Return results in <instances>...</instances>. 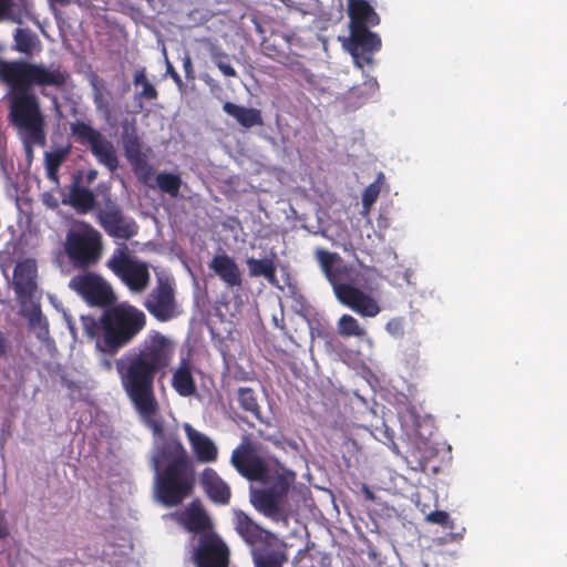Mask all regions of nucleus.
Wrapping results in <instances>:
<instances>
[{
  "label": "nucleus",
  "instance_id": "nucleus-21",
  "mask_svg": "<svg viewBox=\"0 0 567 567\" xmlns=\"http://www.w3.org/2000/svg\"><path fill=\"white\" fill-rule=\"evenodd\" d=\"M200 483L203 489L213 503L218 505L229 503L231 496L230 488L214 468L206 467L202 472Z\"/></svg>",
  "mask_w": 567,
  "mask_h": 567
},
{
  "label": "nucleus",
  "instance_id": "nucleus-13",
  "mask_svg": "<svg viewBox=\"0 0 567 567\" xmlns=\"http://www.w3.org/2000/svg\"><path fill=\"white\" fill-rule=\"evenodd\" d=\"M38 266L34 259L19 261L13 269V288L21 306L32 301L37 290Z\"/></svg>",
  "mask_w": 567,
  "mask_h": 567
},
{
  "label": "nucleus",
  "instance_id": "nucleus-28",
  "mask_svg": "<svg viewBox=\"0 0 567 567\" xmlns=\"http://www.w3.org/2000/svg\"><path fill=\"white\" fill-rule=\"evenodd\" d=\"M246 262L249 269L250 277H265L271 285L277 284V268L272 259H256L254 257H250L247 259Z\"/></svg>",
  "mask_w": 567,
  "mask_h": 567
},
{
  "label": "nucleus",
  "instance_id": "nucleus-37",
  "mask_svg": "<svg viewBox=\"0 0 567 567\" xmlns=\"http://www.w3.org/2000/svg\"><path fill=\"white\" fill-rule=\"evenodd\" d=\"M348 30L347 37H338L342 48L354 59V0H347Z\"/></svg>",
  "mask_w": 567,
  "mask_h": 567
},
{
  "label": "nucleus",
  "instance_id": "nucleus-20",
  "mask_svg": "<svg viewBox=\"0 0 567 567\" xmlns=\"http://www.w3.org/2000/svg\"><path fill=\"white\" fill-rule=\"evenodd\" d=\"M208 266L228 288L241 287V271L236 261L227 254L215 255Z\"/></svg>",
  "mask_w": 567,
  "mask_h": 567
},
{
  "label": "nucleus",
  "instance_id": "nucleus-34",
  "mask_svg": "<svg viewBox=\"0 0 567 567\" xmlns=\"http://www.w3.org/2000/svg\"><path fill=\"white\" fill-rule=\"evenodd\" d=\"M379 95V83L374 76L367 79L357 85V107L369 101H375Z\"/></svg>",
  "mask_w": 567,
  "mask_h": 567
},
{
  "label": "nucleus",
  "instance_id": "nucleus-49",
  "mask_svg": "<svg viewBox=\"0 0 567 567\" xmlns=\"http://www.w3.org/2000/svg\"><path fill=\"white\" fill-rule=\"evenodd\" d=\"M12 0H0V21L8 18Z\"/></svg>",
  "mask_w": 567,
  "mask_h": 567
},
{
  "label": "nucleus",
  "instance_id": "nucleus-32",
  "mask_svg": "<svg viewBox=\"0 0 567 567\" xmlns=\"http://www.w3.org/2000/svg\"><path fill=\"white\" fill-rule=\"evenodd\" d=\"M182 183L183 181L178 174L161 172L156 176L157 187L173 198L178 196Z\"/></svg>",
  "mask_w": 567,
  "mask_h": 567
},
{
  "label": "nucleus",
  "instance_id": "nucleus-56",
  "mask_svg": "<svg viewBox=\"0 0 567 567\" xmlns=\"http://www.w3.org/2000/svg\"><path fill=\"white\" fill-rule=\"evenodd\" d=\"M94 103L97 109H102V106H103L102 94L99 91H96V93L94 95Z\"/></svg>",
  "mask_w": 567,
  "mask_h": 567
},
{
  "label": "nucleus",
  "instance_id": "nucleus-36",
  "mask_svg": "<svg viewBox=\"0 0 567 567\" xmlns=\"http://www.w3.org/2000/svg\"><path fill=\"white\" fill-rule=\"evenodd\" d=\"M237 400L241 409L250 412L257 419L260 417V406L257 401L255 391L251 388H239Z\"/></svg>",
  "mask_w": 567,
  "mask_h": 567
},
{
  "label": "nucleus",
  "instance_id": "nucleus-17",
  "mask_svg": "<svg viewBox=\"0 0 567 567\" xmlns=\"http://www.w3.org/2000/svg\"><path fill=\"white\" fill-rule=\"evenodd\" d=\"M183 430L197 462H216L218 457V449L208 435L199 432L189 423H185L183 425Z\"/></svg>",
  "mask_w": 567,
  "mask_h": 567
},
{
  "label": "nucleus",
  "instance_id": "nucleus-59",
  "mask_svg": "<svg viewBox=\"0 0 567 567\" xmlns=\"http://www.w3.org/2000/svg\"><path fill=\"white\" fill-rule=\"evenodd\" d=\"M8 528L6 526L0 525V538H4L6 536H8Z\"/></svg>",
  "mask_w": 567,
  "mask_h": 567
},
{
  "label": "nucleus",
  "instance_id": "nucleus-26",
  "mask_svg": "<svg viewBox=\"0 0 567 567\" xmlns=\"http://www.w3.org/2000/svg\"><path fill=\"white\" fill-rule=\"evenodd\" d=\"M30 306H21L22 316L28 320L30 329L34 330L37 339L47 341L49 339V322L42 315L39 302L29 301Z\"/></svg>",
  "mask_w": 567,
  "mask_h": 567
},
{
  "label": "nucleus",
  "instance_id": "nucleus-64",
  "mask_svg": "<svg viewBox=\"0 0 567 567\" xmlns=\"http://www.w3.org/2000/svg\"><path fill=\"white\" fill-rule=\"evenodd\" d=\"M2 336H3V333L0 331V337H2Z\"/></svg>",
  "mask_w": 567,
  "mask_h": 567
},
{
  "label": "nucleus",
  "instance_id": "nucleus-39",
  "mask_svg": "<svg viewBox=\"0 0 567 567\" xmlns=\"http://www.w3.org/2000/svg\"><path fill=\"white\" fill-rule=\"evenodd\" d=\"M357 362L370 360L372 352L371 341L368 339L365 332L357 324Z\"/></svg>",
  "mask_w": 567,
  "mask_h": 567
},
{
  "label": "nucleus",
  "instance_id": "nucleus-38",
  "mask_svg": "<svg viewBox=\"0 0 567 567\" xmlns=\"http://www.w3.org/2000/svg\"><path fill=\"white\" fill-rule=\"evenodd\" d=\"M134 85H141L142 91L138 93L141 99H145L147 101L156 100L158 96V92L155 86L148 81L146 76L145 68H141L135 71L133 76Z\"/></svg>",
  "mask_w": 567,
  "mask_h": 567
},
{
  "label": "nucleus",
  "instance_id": "nucleus-44",
  "mask_svg": "<svg viewBox=\"0 0 567 567\" xmlns=\"http://www.w3.org/2000/svg\"><path fill=\"white\" fill-rule=\"evenodd\" d=\"M338 333L342 337L354 336V318L343 315L338 322Z\"/></svg>",
  "mask_w": 567,
  "mask_h": 567
},
{
  "label": "nucleus",
  "instance_id": "nucleus-41",
  "mask_svg": "<svg viewBox=\"0 0 567 567\" xmlns=\"http://www.w3.org/2000/svg\"><path fill=\"white\" fill-rule=\"evenodd\" d=\"M332 287L337 299L354 310V285L339 284Z\"/></svg>",
  "mask_w": 567,
  "mask_h": 567
},
{
  "label": "nucleus",
  "instance_id": "nucleus-6",
  "mask_svg": "<svg viewBox=\"0 0 567 567\" xmlns=\"http://www.w3.org/2000/svg\"><path fill=\"white\" fill-rule=\"evenodd\" d=\"M106 267L133 292H143L150 285L151 275L147 265L132 259L125 245L114 250L106 261Z\"/></svg>",
  "mask_w": 567,
  "mask_h": 567
},
{
  "label": "nucleus",
  "instance_id": "nucleus-50",
  "mask_svg": "<svg viewBox=\"0 0 567 567\" xmlns=\"http://www.w3.org/2000/svg\"><path fill=\"white\" fill-rule=\"evenodd\" d=\"M167 73L169 74V76L173 79V81L179 87L183 86V81H182L181 75L176 72V70L174 69V66L169 62H167Z\"/></svg>",
  "mask_w": 567,
  "mask_h": 567
},
{
  "label": "nucleus",
  "instance_id": "nucleus-53",
  "mask_svg": "<svg viewBox=\"0 0 567 567\" xmlns=\"http://www.w3.org/2000/svg\"><path fill=\"white\" fill-rule=\"evenodd\" d=\"M362 378L365 380V382H367L371 388H374V386L379 383L378 378H377L375 375H373L372 373H370V372H369V378H367V377H364V375H363Z\"/></svg>",
  "mask_w": 567,
  "mask_h": 567
},
{
  "label": "nucleus",
  "instance_id": "nucleus-62",
  "mask_svg": "<svg viewBox=\"0 0 567 567\" xmlns=\"http://www.w3.org/2000/svg\"><path fill=\"white\" fill-rule=\"evenodd\" d=\"M50 207L52 208H55L58 206V203L54 200H50V204H49Z\"/></svg>",
  "mask_w": 567,
  "mask_h": 567
},
{
  "label": "nucleus",
  "instance_id": "nucleus-54",
  "mask_svg": "<svg viewBox=\"0 0 567 567\" xmlns=\"http://www.w3.org/2000/svg\"><path fill=\"white\" fill-rule=\"evenodd\" d=\"M7 353V340L4 336L0 337V357L6 355Z\"/></svg>",
  "mask_w": 567,
  "mask_h": 567
},
{
  "label": "nucleus",
  "instance_id": "nucleus-5",
  "mask_svg": "<svg viewBox=\"0 0 567 567\" xmlns=\"http://www.w3.org/2000/svg\"><path fill=\"white\" fill-rule=\"evenodd\" d=\"M71 135L84 146H89L96 161L110 172L118 168V157L114 144L99 130L84 121H76L70 125Z\"/></svg>",
  "mask_w": 567,
  "mask_h": 567
},
{
  "label": "nucleus",
  "instance_id": "nucleus-55",
  "mask_svg": "<svg viewBox=\"0 0 567 567\" xmlns=\"http://www.w3.org/2000/svg\"><path fill=\"white\" fill-rule=\"evenodd\" d=\"M362 492L364 494V497L369 501H374V495L373 493L369 489V487L367 485H363L362 486Z\"/></svg>",
  "mask_w": 567,
  "mask_h": 567
},
{
  "label": "nucleus",
  "instance_id": "nucleus-35",
  "mask_svg": "<svg viewBox=\"0 0 567 567\" xmlns=\"http://www.w3.org/2000/svg\"><path fill=\"white\" fill-rule=\"evenodd\" d=\"M81 324L84 333L95 341V348L101 352L99 342L103 336L104 329L102 328V316L95 319L93 316H81Z\"/></svg>",
  "mask_w": 567,
  "mask_h": 567
},
{
  "label": "nucleus",
  "instance_id": "nucleus-42",
  "mask_svg": "<svg viewBox=\"0 0 567 567\" xmlns=\"http://www.w3.org/2000/svg\"><path fill=\"white\" fill-rule=\"evenodd\" d=\"M213 61H214L215 65L218 68V70L225 76H228V78H236L237 76V72L231 66V64L229 62V56H228L227 53L221 52V51H218V52L214 53L213 54Z\"/></svg>",
  "mask_w": 567,
  "mask_h": 567
},
{
  "label": "nucleus",
  "instance_id": "nucleus-33",
  "mask_svg": "<svg viewBox=\"0 0 567 567\" xmlns=\"http://www.w3.org/2000/svg\"><path fill=\"white\" fill-rule=\"evenodd\" d=\"M385 176L382 172H379L377 175V178L373 183H371L363 192L362 194V206L363 210L362 214L367 215L370 210V208L373 206V204L379 198V195L381 193V189L384 185Z\"/></svg>",
  "mask_w": 567,
  "mask_h": 567
},
{
  "label": "nucleus",
  "instance_id": "nucleus-24",
  "mask_svg": "<svg viewBox=\"0 0 567 567\" xmlns=\"http://www.w3.org/2000/svg\"><path fill=\"white\" fill-rule=\"evenodd\" d=\"M172 386L181 396H192L197 391V385L192 373V367L187 359H182L178 368L172 377Z\"/></svg>",
  "mask_w": 567,
  "mask_h": 567
},
{
  "label": "nucleus",
  "instance_id": "nucleus-11",
  "mask_svg": "<svg viewBox=\"0 0 567 567\" xmlns=\"http://www.w3.org/2000/svg\"><path fill=\"white\" fill-rule=\"evenodd\" d=\"M126 159L132 171L143 184H148L153 176V167L148 164L146 155L142 152V142L134 126L125 130L122 137Z\"/></svg>",
  "mask_w": 567,
  "mask_h": 567
},
{
  "label": "nucleus",
  "instance_id": "nucleus-12",
  "mask_svg": "<svg viewBox=\"0 0 567 567\" xmlns=\"http://www.w3.org/2000/svg\"><path fill=\"white\" fill-rule=\"evenodd\" d=\"M231 465L248 481L260 482L268 475V467L265 460L255 453L250 445H239L230 457Z\"/></svg>",
  "mask_w": 567,
  "mask_h": 567
},
{
  "label": "nucleus",
  "instance_id": "nucleus-40",
  "mask_svg": "<svg viewBox=\"0 0 567 567\" xmlns=\"http://www.w3.org/2000/svg\"><path fill=\"white\" fill-rule=\"evenodd\" d=\"M324 553H309L300 550L293 558V567H321V556Z\"/></svg>",
  "mask_w": 567,
  "mask_h": 567
},
{
  "label": "nucleus",
  "instance_id": "nucleus-58",
  "mask_svg": "<svg viewBox=\"0 0 567 567\" xmlns=\"http://www.w3.org/2000/svg\"><path fill=\"white\" fill-rule=\"evenodd\" d=\"M339 355L342 358L343 362H346V363H347V364H349V365L351 364V362H350V361H351V353H348V352H346V353H344V355H346L348 359H346V358L343 357V354H342V352H341V351L339 352Z\"/></svg>",
  "mask_w": 567,
  "mask_h": 567
},
{
  "label": "nucleus",
  "instance_id": "nucleus-2",
  "mask_svg": "<svg viewBox=\"0 0 567 567\" xmlns=\"http://www.w3.org/2000/svg\"><path fill=\"white\" fill-rule=\"evenodd\" d=\"M69 80L70 73L59 64L0 59V81L8 87L4 94L7 121L28 154H32L34 146L47 143L45 114L35 89L42 96L50 97V90H64Z\"/></svg>",
  "mask_w": 567,
  "mask_h": 567
},
{
  "label": "nucleus",
  "instance_id": "nucleus-25",
  "mask_svg": "<svg viewBox=\"0 0 567 567\" xmlns=\"http://www.w3.org/2000/svg\"><path fill=\"white\" fill-rule=\"evenodd\" d=\"M223 111L234 117L245 128L260 126L264 124L261 111L254 107H246L233 102H225Z\"/></svg>",
  "mask_w": 567,
  "mask_h": 567
},
{
  "label": "nucleus",
  "instance_id": "nucleus-31",
  "mask_svg": "<svg viewBox=\"0 0 567 567\" xmlns=\"http://www.w3.org/2000/svg\"><path fill=\"white\" fill-rule=\"evenodd\" d=\"M360 275L357 272V286ZM381 308L378 301L357 287V313L362 317H375Z\"/></svg>",
  "mask_w": 567,
  "mask_h": 567
},
{
  "label": "nucleus",
  "instance_id": "nucleus-18",
  "mask_svg": "<svg viewBox=\"0 0 567 567\" xmlns=\"http://www.w3.org/2000/svg\"><path fill=\"white\" fill-rule=\"evenodd\" d=\"M255 567H284L288 561L287 545L278 537L250 553Z\"/></svg>",
  "mask_w": 567,
  "mask_h": 567
},
{
  "label": "nucleus",
  "instance_id": "nucleus-3",
  "mask_svg": "<svg viewBox=\"0 0 567 567\" xmlns=\"http://www.w3.org/2000/svg\"><path fill=\"white\" fill-rule=\"evenodd\" d=\"M146 315L127 302L110 306L102 313L101 353L110 358L128 346L146 327Z\"/></svg>",
  "mask_w": 567,
  "mask_h": 567
},
{
  "label": "nucleus",
  "instance_id": "nucleus-22",
  "mask_svg": "<svg viewBox=\"0 0 567 567\" xmlns=\"http://www.w3.org/2000/svg\"><path fill=\"white\" fill-rule=\"evenodd\" d=\"M81 176L74 177L68 199L63 204L72 206L79 214H87L96 207V196L90 188L80 185Z\"/></svg>",
  "mask_w": 567,
  "mask_h": 567
},
{
  "label": "nucleus",
  "instance_id": "nucleus-16",
  "mask_svg": "<svg viewBox=\"0 0 567 567\" xmlns=\"http://www.w3.org/2000/svg\"><path fill=\"white\" fill-rule=\"evenodd\" d=\"M234 524L236 532L248 545L250 553L277 538L275 534L260 527L243 511H235Z\"/></svg>",
  "mask_w": 567,
  "mask_h": 567
},
{
  "label": "nucleus",
  "instance_id": "nucleus-30",
  "mask_svg": "<svg viewBox=\"0 0 567 567\" xmlns=\"http://www.w3.org/2000/svg\"><path fill=\"white\" fill-rule=\"evenodd\" d=\"M381 18L368 0H357V25L371 29L379 25Z\"/></svg>",
  "mask_w": 567,
  "mask_h": 567
},
{
  "label": "nucleus",
  "instance_id": "nucleus-43",
  "mask_svg": "<svg viewBox=\"0 0 567 567\" xmlns=\"http://www.w3.org/2000/svg\"><path fill=\"white\" fill-rule=\"evenodd\" d=\"M425 520L431 524H436L443 528L453 529L454 524L447 512L434 511L426 515Z\"/></svg>",
  "mask_w": 567,
  "mask_h": 567
},
{
  "label": "nucleus",
  "instance_id": "nucleus-27",
  "mask_svg": "<svg viewBox=\"0 0 567 567\" xmlns=\"http://www.w3.org/2000/svg\"><path fill=\"white\" fill-rule=\"evenodd\" d=\"M13 40V50L27 56H33L35 52L41 50V42L38 35L30 29H16Z\"/></svg>",
  "mask_w": 567,
  "mask_h": 567
},
{
  "label": "nucleus",
  "instance_id": "nucleus-9",
  "mask_svg": "<svg viewBox=\"0 0 567 567\" xmlns=\"http://www.w3.org/2000/svg\"><path fill=\"white\" fill-rule=\"evenodd\" d=\"M143 306L159 322H167L175 318L178 310L172 280L157 277L156 286L150 291Z\"/></svg>",
  "mask_w": 567,
  "mask_h": 567
},
{
  "label": "nucleus",
  "instance_id": "nucleus-19",
  "mask_svg": "<svg viewBox=\"0 0 567 567\" xmlns=\"http://www.w3.org/2000/svg\"><path fill=\"white\" fill-rule=\"evenodd\" d=\"M382 48L379 33L367 28H357V69L374 65V54Z\"/></svg>",
  "mask_w": 567,
  "mask_h": 567
},
{
  "label": "nucleus",
  "instance_id": "nucleus-10",
  "mask_svg": "<svg viewBox=\"0 0 567 567\" xmlns=\"http://www.w3.org/2000/svg\"><path fill=\"white\" fill-rule=\"evenodd\" d=\"M96 220L112 238L128 240L138 233L137 223L132 217L125 216L121 206L110 198L96 213Z\"/></svg>",
  "mask_w": 567,
  "mask_h": 567
},
{
  "label": "nucleus",
  "instance_id": "nucleus-48",
  "mask_svg": "<svg viewBox=\"0 0 567 567\" xmlns=\"http://www.w3.org/2000/svg\"><path fill=\"white\" fill-rule=\"evenodd\" d=\"M406 462H408V465L410 466V468L415 472H425L426 471L427 464L423 460H415V461L406 460Z\"/></svg>",
  "mask_w": 567,
  "mask_h": 567
},
{
  "label": "nucleus",
  "instance_id": "nucleus-23",
  "mask_svg": "<svg viewBox=\"0 0 567 567\" xmlns=\"http://www.w3.org/2000/svg\"><path fill=\"white\" fill-rule=\"evenodd\" d=\"M178 520L188 532H193L198 535L206 532H213L208 515L204 508L194 503L179 515Z\"/></svg>",
  "mask_w": 567,
  "mask_h": 567
},
{
  "label": "nucleus",
  "instance_id": "nucleus-47",
  "mask_svg": "<svg viewBox=\"0 0 567 567\" xmlns=\"http://www.w3.org/2000/svg\"><path fill=\"white\" fill-rule=\"evenodd\" d=\"M183 69H184V72H185V76L187 79H194L195 78L193 62H192V59H190L189 55H186L183 59Z\"/></svg>",
  "mask_w": 567,
  "mask_h": 567
},
{
  "label": "nucleus",
  "instance_id": "nucleus-60",
  "mask_svg": "<svg viewBox=\"0 0 567 567\" xmlns=\"http://www.w3.org/2000/svg\"><path fill=\"white\" fill-rule=\"evenodd\" d=\"M355 398L360 401H362L365 405H367V401L364 400V398H362L359 393L355 394Z\"/></svg>",
  "mask_w": 567,
  "mask_h": 567
},
{
  "label": "nucleus",
  "instance_id": "nucleus-45",
  "mask_svg": "<svg viewBox=\"0 0 567 567\" xmlns=\"http://www.w3.org/2000/svg\"><path fill=\"white\" fill-rule=\"evenodd\" d=\"M364 229L367 230V238H368L369 240H371V245H367V244L362 243V244H361L360 249H361L362 251H367V252H369V251H370V249H371V248H372V246H373L374 239H375V238H378V234H377V233L373 230V228L369 225V221H367V223H365V225L361 227L360 233L362 234Z\"/></svg>",
  "mask_w": 567,
  "mask_h": 567
},
{
  "label": "nucleus",
  "instance_id": "nucleus-57",
  "mask_svg": "<svg viewBox=\"0 0 567 567\" xmlns=\"http://www.w3.org/2000/svg\"><path fill=\"white\" fill-rule=\"evenodd\" d=\"M101 364L105 370H111L113 367V362L110 359H103Z\"/></svg>",
  "mask_w": 567,
  "mask_h": 567
},
{
  "label": "nucleus",
  "instance_id": "nucleus-46",
  "mask_svg": "<svg viewBox=\"0 0 567 567\" xmlns=\"http://www.w3.org/2000/svg\"><path fill=\"white\" fill-rule=\"evenodd\" d=\"M386 330L388 332H390L391 334H394V336H402L404 330H403V321L402 319H399V318H394V319H391L388 323H386Z\"/></svg>",
  "mask_w": 567,
  "mask_h": 567
},
{
  "label": "nucleus",
  "instance_id": "nucleus-63",
  "mask_svg": "<svg viewBox=\"0 0 567 567\" xmlns=\"http://www.w3.org/2000/svg\"><path fill=\"white\" fill-rule=\"evenodd\" d=\"M2 336H3V333L0 331V337H2Z\"/></svg>",
  "mask_w": 567,
  "mask_h": 567
},
{
  "label": "nucleus",
  "instance_id": "nucleus-8",
  "mask_svg": "<svg viewBox=\"0 0 567 567\" xmlns=\"http://www.w3.org/2000/svg\"><path fill=\"white\" fill-rule=\"evenodd\" d=\"M192 560L196 567H228L229 550L215 532L202 533L196 537Z\"/></svg>",
  "mask_w": 567,
  "mask_h": 567
},
{
  "label": "nucleus",
  "instance_id": "nucleus-29",
  "mask_svg": "<svg viewBox=\"0 0 567 567\" xmlns=\"http://www.w3.org/2000/svg\"><path fill=\"white\" fill-rule=\"evenodd\" d=\"M70 153V147H61L44 154V166L47 177L54 184H59V171L61 165L66 159Z\"/></svg>",
  "mask_w": 567,
  "mask_h": 567
},
{
  "label": "nucleus",
  "instance_id": "nucleus-52",
  "mask_svg": "<svg viewBox=\"0 0 567 567\" xmlns=\"http://www.w3.org/2000/svg\"><path fill=\"white\" fill-rule=\"evenodd\" d=\"M97 171L92 168V169H89L86 175H85V179H86V184H92L96 177H97Z\"/></svg>",
  "mask_w": 567,
  "mask_h": 567
},
{
  "label": "nucleus",
  "instance_id": "nucleus-7",
  "mask_svg": "<svg viewBox=\"0 0 567 567\" xmlns=\"http://www.w3.org/2000/svg\"><path fill=\"white\" fill-rule=\"evenodd\" d=\"M69 287L90 306L109 308L115 302V295L112 287L95 272H84L73 276Z\"/></svg>",
  "mask_w": 567,
  "mask_h": 567
},
{
  "label": "nucleus",
  "instance_id": "nucleus-51",
  "mask_svg": "<svg viewBox=\"0 0 567 567\" xmlns=\"http://www.w3.org/2000/svg\"><path fill=\"white\" fill-rule=\"evenodd\" d=\"M321 567H337L333 565L332 557L328 554L321 556Z\"/></svg>",
  "mask_w": 567,
  "mask_h": 567
},
{
  "label": "nucleus",
  "instance_id": "nucleus-4",
  "mask_svg": "<svg viewBox=\"0 0 567 567\" xmlns=\"http://www.w3.org/2000/svg\"><path fill=\"white\" fill-rule=\"evenodd\" d=\"M64 252L71 265L76 268L94 266L103 254L102 234L91 224L78 221L66 231Z\"/></svg>",
  "mask_w": 567,
  "mask_h": 567
},
{
  "label": "nucleus",
  "instance_id": "nucleus-1",
  "mask_svg": "<svg viewBox=\"0 0 567 567\" xmlns=\"http://www.w3.org/2000/svg\"><path fill=\"white\" fill-rule=\"evenodd\" d=\"M175 354V342L159 331H151L142 343L115 360L121 385L141 416L152 430L154 444L151 464L155 471L156 499L175 507L188 498L196 486L195 463L176 433H165L157 417L155 379L165 375Z\"/></svg>",
  "mask_w": 567,
  "mask_h": 567
},
{
  "label": "nucleus",
  "instance_id": "nucleus-61",
  "mask_svg": "<svg viewBox=\"0 0 567 567\" xmlns=\"http://www.w3.org/2000/svg\"><path fill=\"white\" fill-rule=\"evenodd\" d=\"M50 207L52 208H55L58 206V203L54 200H50V204H49Z\"/></svg>",
  "mask_w": 567,
  "mask_h": 567
},
{
  "label": "nucleus",
  "instance_id": "nucleus-14",
  "mask_svg": "<svg viewBox=\"0 0 567 567\" xmlns=\"http://www.w3.org/2000/svg\"><path fill=\"white\" fill-rule=\"evenodd\" d=\"M316 258L332 286L339 284L354 285L353 267L346 265L338 254L318 248Z\"/></svg>",
  "mask_w": 567,
  "mask_h": 567
},
{
  "label": "nucleus",
  "instance_id": "nucleus-15",
  "mask_svg": "<svg viewBox=\"0 0 567 567\" xmlns=\"http://www.w3.org/2000/svg\"><path fill=\"white\" fill-rule=\"evenodd\" d=\"M289 484L278 478L271 486L264 489H252L250 494L251 504L266 516H275L280 512L282 497L288 493Z\"/></svg>",
  "mask_w": 567,
  "mask_h": 567
}]
</instances>
